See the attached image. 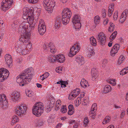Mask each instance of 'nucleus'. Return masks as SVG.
<instances>
[{
    "label": "nucleus",
    "instance_id": "f257e3e1",
    "mask_svg": "<svg viewBox=\"0 0 128 128\" xmlns=\"http://www.w3.org/2000/svg\"><path fill=\"white\" fill-rule=\"evenodd\" d=\"M33 74L31 72V70L28 69L23 72L21 74L17 77V82L20 86H23L26 84L30 82Z\"/></svg>",
    "mask_w": 128,
    "mask_h": 128
},
{
    "label": "nucleus",
    "instance_id": "f03ea898",
    "mask_svg": "<svg viewBox=\"0 0 128 128\" xmlns=\"http://www.w3.org/2000/svg\"><path fill=\"white\" fill-rule=\"evenodd\" d=\"M32 13L31 14L30 16L29 15V14L26 12L24 14L23 16V18L25 20V22H27L26 23L25 22H23L21 24H24V26L26 25L28 26L26 27V29H28L29 28L30 30L32 29V28H34V26H35L37 21L36 19H34L33 18L32 16Z\"/></svg>",
    "mask_w": 128,
    "mask_h": 128
},
{
    "label": "nucleus",
    "instance_id": "7ed1b4c3",
    "mask_svg": "<svg viewBox=\"0 0 128 128\" xmlns=\"http://www.w3.org/2000/svg\"><path fill=\"white\" fill-rule=\"evenodd\" d=\"M26 25L24 26L23 24H20L19 26L20 29L21 30L23 34L21 35V37L19 39L20 41L24 43H26L28 41L30 37V33L28 32L29 29H26Z\"/></svg>",
    "mask_w": 128,
    "mask_h": 128
},
{
    "label": "nucleus",
    "instance_id": "20e7f679",
    "mask_svg": "<svg viewBox=\"0 0 128 128\" xmlns=\"http://www.w3.org/2000/svg\"><path fill=\"white\" fill-rule=\"evenodd\" d=\"M34 105L32 109L33 114L37 116H40L44 110L43 104L41 102H38Z\"/></svg>",
    "mask_w": 128,
    "mask_h": 128
},
{
    "label": "nucleus",
    "instance_id": "39448f33",
    "mask_svg": "<svg viewBox=\"0 0 128 128\" xmlns=\"http://www.w3.org/2000/svg\"><path fill=\"white\" fill-rule=\"evenodd\" d=\"M72 13L70 10L68 8L66 10H63L62 13V18H61L62 21L64 25H66L70 20L71 16Z\"/></svg>",
    "mask_w": 128,
    "mask_h": 128
},
{
    "label": "nucleus",
    "instance_id": "423d86ee",
    "mask_svg": "<svg viewBox=\"0 0 128 128\" xmlns=\"http://www.w3.org/2000/svg\"><path fill=\"white\" fill-rule=\"evenodd\" d=\"M44 6L45 9L49 13H51L53 8L55 5V3L54 0H45L44 1Z\"/></svg>",
    "mask_w": 128,
    "mask_h": 128
},
{
    "label": "nucleus",
    "instance_id": "0eeeda50",
    "mask_svg": "<svg viewBox=\"0 0 128 128\" xmlns=\"http://www.w3.org/2000/svg\"><path fill=\"white\" fill-rule=\"evenodd\" d=\"M18 109L16 108L15 110L16 113L19 116H21L26 112L27 107L26 106L23 104H22L20 106H17Z\"/></svg>",
    "mask_w": 128,
    "mask_h": 128
},
{
    "label": "nucleus",
    "instance_id": "6e6552de",
    "mask_svg": "<svg viewBox=\"0 0 128 128\" xmlns=\"http://www.w3.org/2000/svg\"><path fill=\"white\" fill-rule=\"evenodd\" d=\"M13 3V0H3L1 3L2 10L5 11L8 10Z\"/></svg>",
    "mask_w": 128,
    "mask_h": 128
},
{
    "label": "nucleus",
    "instance_id": "1a4fd4ad",
    "mask_svg": "<svg viewBox=\"0 0 128 128\" xmlns=\"http://www.w3.org/2000/svg\"><path fill=\"white\" fill-rule=\"evenodd\" d=\"M97 39L100 44L102 45H104L106 42V37L103 32L98 34L97 36Z\"/></svg>",
    "mask_w": 128,
    "mask_h": 128
},
{
    "label": "nucleus",
    "instance_id": "9d476101",
    "mask_svg": "<svg viewBox=\"0 0 128 128\" xmlns=\"http://www.w3.org/2000/svg\"><path fill=\"white\" fill-rule=\"evenodd\" d=\"M44 21L40 20V23L38 25V31L41 35H43L46 31V26L44 24Z\"/></svg>",
    "mask_w": 128,
    "mask_h": 128
},
{
    "label": "nucleus",
    "instance_id": "9b49d317",
    "mask_svg": "<svg viewBox=\"0 0 128 128\" xmlns=\"http://www.w3.org/2000/svg\"><path fill=\"white\" fill-rule=\"evenodd\" d=\"M0 102L2 103L1 107L3 109L7 108L8 106V103L6 100V96L4 94L0 95Z\"/></svg>",
    "mask_w": 128,
    "mask_h": 128
},
{
    "label": "nucleus",
    "instance_id": "f8f14e48",
    "mask_svg": "<svg viewBox=\"0 0 128 128\" xmlns=\"http://www.w3.org/2000/svg\"><path fill=\"white\" fill-rule=\"evenodd\" d=\"M5 61L6 64L8 67H10L12 66V58L11 56L8 54H6L5 56Z\"/></svg>",
    "mask_w": 128,
    "mask_h": 128
},
{
    "label": "nucleus",
    "instance_id": "ddd939ff",
    "mask_svg": "<svg viewBox=\"0 0 128 128\" xmlns=\"http://www.w3.org/2000/svg\"><path fill=\"white\" fill-rule=\"evenodd\" d=\"M10 97L11 100L13 102H16L19 99L20 97V94L18 92L14 91L12 92Z\"/></svg>",
    "mask_w": 128,
    "mask_h": 128
},
{
    "label": "nucleus",
    "instance_id": "4468645a",
    "mask_svg": "<svg viewBox=\"0 0 128 128\" xmlns=\"http://www.w3.org/2000/svg\"><path fill=\"white\" fill-rule=\"evenodd\" d=\"M62 22L61 16H57L55 22L54 26L56 29H58L61 26Z\"/></svg>",
    "mask_w": 128,
    "mask_h": 128
},
{
    "label": "nucleus",
    "instance_id": "2eb2a0df",
    "mask_svg": "<svg viewBox=\"0 0 128 128\" xmlns=\"http://www.w3.org/2000/svg\"><path fill=\"white\" fill-rule=\"evenodd\" d=\"M127 10H124L122 13L120 18V21L122 23L124 22L126 19L128 14Z\"/></svg>",
    "mask_w": 128,
    "mask_h": 128
},
{
    "label": "nucleus",
    "instance_id": "dca6fc26",
    "mask_svg": "<svg viewBox=\"0 0 128 128\" xmlns=\"http://www.w3.org/2000/svg\"><path fill=\"white\" fill-rule=\"evenodd\" d=\"M77 50L76 47H74V46H72L70 48V52L68 54L69 56L70 57H72L76 55L77 53Z\"/></svg>",
    "mask_w": 128,
    "mask_h": 128
},
{
    "label": "nucleus",
    "instance_id": "f3484780",
    "mask_svg": "<svg viewBox=\"0 0 128 128\" xmlns=\"http://www.w3.org/2000/svg\"><path fill=\"white\" fill-rule=\"evenodd\" d=\"M56 61L60 63L63 62L65 60L64 56L62 54H58L56 56Z\"/></svg>",
    "mask_w": 128,
    "mask_h": 128
},
{
    "label": "nucleus",
    "instance_id": "a211bd4d",
    "mask_svg": "<svg viewBox=\"0 0 128 128\" xmlns=\"http://www.w3.org/2000/svg\"><path fill=\"white\" fill-rule=\"evenodd\" d=\"M48 47L49 50L50 49V52L53 53H54L56 52L55 47L52 43L51 42L48 44Z\"/></svg>",
    "mask_w": 128,
    "mask_h": 128
},
{
    "label": "nucleus",
    "instance_id": "6ab92c4d",
    "mask_svg": "<svg viewBox=\"0 0 128 128\" xmlns=\"http://www.w3.org/2000/svg\"><path fill=\"white\" fill-rule=\"evenodd\" d=\"M2 70L4 71L5 75L4 76H3L2 78V79H0L1 82L3 81V80L6 79L8 77L9 75V73H8V71L7 69L2 68Z\"/></svg>",
    "mask_w": 128,
    "mask_h": 128
},
{
    "label": "nucleus",
    "instance_id": "aec40b11",
    "mask_svg": "<svg viewBox=\"0 0 128 128\" xmlns=\"http://www.w3.org/2000/svg\"><path fill=\"white\" fill-rule=\"evenodd\" d=\"M80 16L78 15L74 16L73 17L72 20V23L80 22Z\"/></svg>",
    "mask_w": 128,
    "mask_h": 128
},
{
    "label": "nucleus",
    "instance_id": "412c9836",
    "mask_svg": "<svg viewBox=\"0 0 128 128\" xmlns=\"http://www.w3.org/2000/svg\"><path fill=\"white\" fill-rule=\"evenodd\" d=\"M56 56H50L48 58V61L49 62L51 63H53L56 61Z\"/></svg>",
    "mask_w": 128,
    "mask_h": 128
},
{
    "label": "nucleus",
    "instance_id": "4be33fe9",
    "mask_svg": "<svg viewBox=\"0 0 128 128\" xmlns=\"http://www.w3.org/2000/svg\"><path fill=\"white\" fill-rule=\"evenodd\" d=\"M111 90V88L109 85H106L104 88L103 92L106 94L110 92Z\"/></svg>",
    "mask_w": 128,
    "mask_h": 128
},
{
    "label": "nucleus",
    "instance_id": "5701e85b",
    "mask_svg": "<svg viewBox=\"0 0 128 128\" xmlns=\"http://www.w3.org/2000/svg\"><path fill=\"white\" fill-rule=\"evenodd\" d=\"M76 60L77 62L79 63L80 64H82L84 62V58H83L81 56H77L76 58Z\"/></svg>",
    "mask_w": 128,
    "mask_h": 128
},
{
    "label": "nucleus",
    "instance_id": "b1692460",
    "mask_svg": "<svg viewBox=\"0 0 128 128\" xmlns=\"http://www.w3.org/2000/svg\"><path fill=\"white\" fill-rule=\"evenodd\" d=\"M97 104H94L92 107L91 110L89 112V114H91L94 113V112H95L96 109Z\"/></svg>",
    "mask_w": 128,
    "mask_h": 128
},
{
    "label": "nucleus",
    "instance_id": "393cba45",
    "mask_svg": "<svg viewBox=\"0 0 128 128\" xmlns=\"http://www.w3.org/2000/svg\"><path fill=\"white\" fill-rule=\"evenodd\" d=\"M88 82L84 78H82L80 82V84L82 87L85 88L88 84Z\"/></svg>",
    "mask_w": 128,
    "mask_h": 128
},
{
    "label": "nucleus",
    "instance_id": "a878e982",
    "mask_svg": "<svg viewBox=\"0 0 128 128\" xmlns=\"http://www.w3.org/2000/svg\"><path fill=\"white\" fill-rule=\"evenodd\" d=\"M90 42L92 46H95L96 45V41L95 38L93 36L90 38Z\"/></svg>",
    "mask_w": 128,
    "mask_h": 128
},
{
    "label": "nucleus",
    "instance_id": "bb28decb",
    "mask_svg": "<svg viewBox=\"0 0 128 128\" xmlns=\"http://www.w3.org/2000/svg\"><path fill=\"white\" fill-rule=\"evenodd\" d=\"M94 70V69H92V70L91 74H92V78L93 79L95 80L97 78L98 75H97V72Z\"/></svg>",
    "mask_w": 128,
    "mask_h": 128
},
{
    "label": "nucleus",
    "instance_id": "cd10ccee",
    "mask_svg": "<svg viewBox=\"0 0 128 128\" xmlns=\"http://www.w3.org/2000/svg\"><path fill=\"white\" fill-rule=\"evenodd\" d=\"M19 120V119L18 117L15 116H13L12 118V124H15L16 122H18Z\"/></svg>",
    "mask_w": 128,
    "mask_h": 128
},
{
    "label": "nucleus",
    "instance_id": "c85d7f7f",
    "mask_svg": "<svg viewBox=\"0 0 128 128\" xmlns=\"http://www.w3.org/2000/svg\"><path fill=\"white\" fill-rule=\"evenodd\" d=\"M110 25L109 27L108 31L112 32L114 31V25L113 23L110 22Z\"/></svg>",
    "mask_w": 128,
    "mask_h": 128
},
{
    "label": "nucleus",
    "instance_id": "c756f323",
    "mask_svg": "<svg viewBox=\"0 0 128 128\" xmlns=\"http://www.w3.org/2000/svg\"><path fill=\"white\" fill-rule=\"evenodd\" d=\"M60 111L62 113H64L66 112L67 111L66 106L64 105H62Z\"/></svg>",
    "mask_w": 128,
    "mask_h": 128
},
{
    "label": "nucleus",
    "instance_id": "7c9ffc66",
    "mask_svg": "<svg viewBox=\"0 0 128 128\" xmlns=\"http://www.w3.org/2000/svg\"><path fill=\"white\" fill-rule=\"evenodd\" d=\"M80 92V90L78 88H76L73 90L72 91L73 93H74V95H75V96H76L79 95Z\"/></svg>",
    "mask_w": 128,
    "mask_h": 128
},
{
    "label": "nucleus",
    "instance_id": "2f4dec72",
    "mask_svg": "<svg viewBox=\"0 0 128 128\" xmlns=\"http://www.w3.org/2000/svg\"><path fill=\"white\" fill-rule=\"evenodd\" d=\"M117 34L116 31H115L112 33L110 37V39L112 40H114L116 37Z\"/></svg>",
    "mask_w": 128,
    "mask_h": 128
},
{
    "label": "nucleus",
    "instance_id": "473e14b6",
    "mask_svg": "<svg viewBox=\"0 0 128 128\" xmlns=\"http://www.w3.org/2000/svg\"><path fill=\"white\" fill-rule=\"evenodd\" d=\"M76 29H79L81 27V24L80 22L73 23Z\"/></svg>",
    "mask_w": 128,
    "mask_h": 128
},
{
    "label": "nucleus",
    "instance_id": "72a5a7b5",
    "mask_svg": "<svg viewBox=\"0 0 128 128\" xmlns=\"http://www.w3.org/2000/svg\"><path fill=\"white\" fill-rule=\"evenodd\" d=\"M100 18L99 16H96L94 18V22L95 24H98L100 21Z\"/></svg>",
    "mask_w": 128,
    "mask_h": 128
},
{
    "label": "nucleus",
    "instance_id": "f704fd0d",
    "mask_svg": "<svg viewBox=\"0 0 128 128\" xmlns=\"http://www.w3.org/2000/svg\"><path fill=\"white\" fill-rule=\"evenodd\" d=\"M124 60V58L123 56H120L118 60V64H121L123 61Z\"/></svg>",
    "mask_w": 128,
    "mask_h": 128
},
{
    "label": "nucleus",
    "instance_id": "c9c22d12",
    "mask_svg": "<svg viewBox=\"0 0 128 128\" xmlns=\"http://www.w3.org/2000/svg\"><path fill=\"white\" fill-rule=\"evenodd\" d=\"M120 45L117 44H116L114 46V49L115 48H116V50H114L116 52H117L118 50H119L120 47Z\"/></svg>",
    "mask_w": 128,
    "mask_h": 128
},
{
    "label": "nucleus",
    "instance_id": "e433bc0d",
    "mask_svg": "<svg viewBox=\"0 0 128 128\" xmlns=\"http://www.w3.org/2000/svg\"><path fill=\"white\" fill-rule=\"evenodd\" d=\"M43 120H38L37 122V124L38 126H42L43 124Z\"/></svg>",
    "mask_w": 128,
    "mask_h": 128
},
{
    "label": "nucleus",
    "instance_id": "4c0bfd02",
    "mask_svg": "<svg viewBox=\"0 0 128 128\" xmlns=\"http://www.w3.org/2000/svg\"><path fill=\"white\" fill-rule=\"evenodd\" d=\"M114 49V46H113L112 49L110 51V55L112 56H114L115 54L117 52H116L114 50H116V48H115Z\"/></svg>",
    "mask_w": 128,
    "mask_h": 128
},
{
    "label": "nucleus",
    "instance_id": "58836bf2",
    "mask_svg": "<svg viewBox=\"0 0 128 128\" xmlns=\"http://www.w3.org/2000/svg\"><path fill=\"white\" fill-rule=\"evenodd\" d=\"M89 122V120L87 117H86L84 118V124L85 125V126H86L87 125V124Z\"/></svg>",
    "mask_w": 128,
    "mask_h": 128
},
{
    "label": "nucleus",
    "instance_id": "ea45409f",
    "mask_svg": "<svg viewBox=\"0 0 128 128\" xmlns=\"http://www.w3.org/2000/svg\"><path fill=\"white\" fill-rule=\"evenodd\" d=\"M114 10V9H111L110 8V6H109L108 10V15L109 16H111Z\"/></svg>",
    "mask_w": 128,
    "mask_h": 128
},
{
    "label": "nucleus",
    "instance_id": "a19ab883",
    "mask_svg": "<svg viewBox=\"0 0 128 128\" xmlns=\"http://www.w3.org/2000/svg\"><path fill=\"white\" fill-rule=\"evenodd\" d=\"M68 111H70L74 110V108L73 105L70 104L68 106Z\"/></svg>",
    "mask_w": 128,
    "mask_h": 128
},
{
    "label": "nucleus",
    "instance_id": "79ce46f5",
    "mask_svg": "<svg viewBox=\"0 0 128 128\" xmlns=\"http://www.w3.org/2000/svg\"><path fill=\"white\" fill-rule=\"evenodd\" d=\"M49 74L47 72L44 73L41 76H40V78H42V76H44L45 78H46L49 76Z\"/></svg>",
    "mask_w": 128,
    "mask_h": 128
},
{
    "label": "nucleus",
    "instance_id": "37998d69",
    "mask_svg": "<svg viewBox=\"0 0 128 128\" xmlns=\"http://www.w3.org/2000/svg\"><path fill=\"white\" fill-rule=\"evenodd\" d=\"M28 1L29 2L34 4L37 3L38 0H28Z\"/></svg>",
    "mask_w": 128,
    "mask_h": 128
},
{
    "label": "nucleus",
    "instance_id": "c03bdc74",
    "mask_svg": "<svg viewBox=\"0 0 128 128\" xmlns=\"http://www.w3.org/2000/svg\"><path fill=\"white\" fill-rule=\"evenodd\" d=\"M26 94L27 96L29 97H31L32 96V94L30 91L26 92Z\"/></svg>",
    "mask_w": 128,
    "mask_h": 128
},
{
    "label": "nucleus",
    "instance_id": "a18cd8bd",
    "mask_svg": "<svg viewBox=\"0 0 128 128\" xmlns=\"http://www.w3.org/2000/svg\"><path fill=\"white\" fill-rule=\"evenodd\" d=\"M27 54L26 48L23 50H22L20 53V54L22 55H26Z\"/></svg>",
    "mask_w": 128,
    "mask_h": 128
},
{
    "label": "nucleus",
    "instance_id": "49530a36",
    "mask_svg": "<svg viewBox=\"0 0 128 128\" xmlns=\"http://www.w3.org/2000/svg\"><path fill=\"white\" fill-rule=\"evenodd\" d=\"M118 12H117L114 14V18L115 20H116L117 19V18H118Z\"/></svg>",
    "mask_w": 128,
    "mask_h": 128
},
{
    "label": "nucleus",
    "instance_id": "de8ad7c7",
    "mask_svg": "<svg viewBox=\"0 0 128 128\" xmlns=\"http://www.w3.org/2000/svg\"><path fill=\"white\" fill-rule=\"evenodd\" d=\"M44 49L45 50H49L48 47V45H46L45 44H44V45L43 46Z\"/></svg>",
    "mask_w": 128,
    "mask_h": 128
},
{
    "label": "nucleus",
    "instance_id": "09e8293b",
    "mask_svg": "<svg viewBox=\"0 0 128 128\" xmlns=\"http://www.w3.org/2000/svg\"><path fill=\"white\" fill-rule=\"evenodd\" d=\"M95 112H94V113L91 114H89L90 116L92 117L93 119H94L95 118V114L94 113Z\"/></svg>",
    "mask_w": 128,
    "mask_h": 128
},
{
    "label": "nucleus",
    "instance_id": "8fccbe9b",
    "mask_svg": "<svg viewBox=\"0 0 128 128\" xmlns=\"http://www.w3.org/2000/svg\"><path fill=\"white\" fill-rule=\"evenodd\" d=\"M105 119L106 120V121L108 123L110 121V118L108 116H107L106 117Z\"/></svg>",
    "mask_w": 128,
    "mask_h": 128
},
{
    "label": "nucleus",
    "instance_id": "3c124183",
    "mask_svg": "<svg viewBox=\"0 0 128 128\" xmlns=\"http://www.w3.org/2000/svg\"><path fill=\"white\" fill-rule=\"evenodd\" d=\"M26 46L24 44L22 45H21V49L22 50H24V49L26 48Z\"/></svg>",
    "mask_w": 128,
    "mask_h": 128
},
{
    "label": "nucleus",
    "instance_id": "603ef678",
    "mask_svg": "<svg viewBox=\"0 0 128 128\" xmlns=\"http://www.w3.org/2000/svg\"><path fill=\"white\" fill-rule=\"evenodd\" d=\"M102 16L103 18H104L106 16V11L105 10H104L102 12Z\"/></svg>",
    "mask_w": 128,
    "mask_h": 128
},
{
    "label": "nucleus",
    "instance_id": "864d4df0",
    "mask_svg": "<svg viewBox=\"0 0 128 128\" xmlns=\"http://www.w3.org/2000/svg\"><path fill=\"white\" fill-rule=\"evenodd\" d=\"M21 46H18V48L17 50H18V52H19V53H20L22 51V50L21 49Z\"/></svg>",
    "mask_w": 128,
    "mask_h": 128
},
{
    "label": "nucleus",
    "instance_id": "5fc2aeb1",
    "mask_svg": "<svg viewBox=\"0 0 128 128\" xmlns=\"http://www.w3.org/2000/svg\"><path fill=\"white\" fill-rule=\"evenodd\" d=\"M60 105L56 104L55 107V109L56 110H58L60 108Z\"/></svg>",
    "mask_w": 128,
    "mask_h": 128
},
{
    "label": "nucleus",
    "instance_id": "6e6d98bb",
    "mask_svg": "<svg viewBox=\"0 0 128 128\" xmlns=\"http://www.w3.org/2000/svg\"><path fill=\"white\" fill-rule=\"evenodd\" d=\"M89 52L91 54H92L94 55L95 54V52H94V50L93 49H90L89 50Z\"/></svg>",
    "mask_w": 128,
    "mask_h": 128
},
{
    "label": "nucleus",
    "instance_id": "4d7b16f0",
    "mask_svg": "<svg viewBox=\"0 0 128 128\" xmlns=\"http://www.w3.org/2000/svg\"><path fill=\"white\" fill-rule=\"evenodd\" d=\"M125 111H124L122 113L121 116H120V118H123L125 114Z\"/></svg>",
    "mask_w": 128,
    "mask_h": 128
},
{
    "label": "nucleus",
    "instance_id": "13d9d810",
    "mask_svg": "<svg viewBox=\"0 0 128 128\" xmlns=\"http://www.w3.org/2000/svg\"><path fill=\"white\" fill-rule=\"evenodd\" d=\"M74 113V110H72L70 111H68V115H71L72 114H73Z\"/></svg>",
    "mask_w": 128,
    "mask_h": 128
},
{
    "label": "nucleus",
    "instance_id": "bf43d9fd",
    "mask_svg": "<svg viewBox=\"0 0 128 128\" xmlns=\"http://www.w3.org/2000/svg\"><path fill=\"white\" fill-rule=\"evenodd\" d=\"M108 19H106L104 21L103 23L104 25H106L108 23Z\"/></svg>",
    "mask_w": 128,
    "mask_h": 128
},
{
    "label": "nucleus",
    "instance_id": "052dcab7",
    "mask_svg": "<svg viewBox=\"0 0 128 128\" xmlns=\"http://www.w3.org/2000/svg\"><path fill=\"white\" fill-rule=\"evenodd\" d=\"M74 47H76V50H78H78H79L80 49V48L78 44H74Z\"/></svg>",
    "mask_w": 128,
    "mask_h": 128
},
{
    "label": "nucleus",
    "instance_id": "680f3d73",
    "mask_svg": "<svg viewBox=\"0 0 128 128\" xmlns=\"http://www.w3.org/2000/svg\"><path fill=\"white\" fill-rule=\"evenodd\" d=\"M108 60L106 59H104L102 62V63L104 64H106L107 63Z\"/></svg>",
    "mask_w": 128,
    "mask_h": 128
},
{
    "label": "nucleus",
    "instance_id": "e2e57ef3",
    "mask_svg": "<svg viewBox=\"0 0 128 128\" xmlns=\"http://www.w3.org/2000/svg\"><path fill=\"white\" fill-rule=\"evenodd\" d=\"M112 41H110L108 44V46L110 47L111 46H112Z\"/></svg>",
    "mask_w": 128,
    "mask_h": 128
},
{
    "label": "nucleus",
    "instance_id": "0e129e2a",
    "mask_svg": "<svg viewBox=\"0 0 128 128\" xmlns=\"http://www.w3.org/2000/svg\"><path fill=\"white\" fill-rule=\"evenodd\" d=\"M36 85L37 86L38 88H41L42 86V85L40 84L37 83Z\"/></svg>",
    "mask_w": 128,
    "mask_h": 128
},
{
    "label": "nucleus",
    "instance_id": "69168bd1",
    "mask_svg": "<svg viewBox=\"0 0 128 128\" xmlns=\"http://www.w3.org/2000/svg\"><path fill=\"white\" fill-rule=\"evenodd\" d=\"M122 71V72H123V73L124 74H126L128 72V71L127 72H126V71L125 70L124 68L123 69Z\"/></svg>",
    "mask_w": 128,
    "mask_h": 128
},
{
    "label": "nucleus",
    "instance_id": "338daca9",
    "mask_svg": "<svg viewBox=\"0 0 128 128\" xmlns=\"http://www.w3.org/2000/svg\"><path fill=\"white\" fill-rule=\"evenodd\" d=\"M78 124L77 123H76L74 125V126L73 127L74 128H77L78 127Z\"/></svg>",
    "mask_w": 128,
    "mask_h": 128
},
{
    "label": "nucleus",
    "instance_id": "774afa93",
    "mask_svg": "<svg viewBox=\"0 0 128 128\" xmlns=\"http://www.w3.org/2000/svg\"><path fill=\"white\" fill-rule=\"evenodd\" d=\"M62 125V124H58V125L56 127V128H60V127L61 126V125Z\"/></svg>",
    "mask_w": 128,
    "mask_h": 128
}]
</instances>
